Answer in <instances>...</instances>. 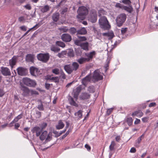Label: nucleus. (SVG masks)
I'll return each mask as SVG.
<instances>
[{
	"label": "nucleus",
	"instance_id": "nucleus-1",
	"mask_svg": "<svg viewBox=\"0 0 158 158\" xmlns=\"http://www.w3.org/2000/svg\"><path fill=\"white\" fill-rule=\"evenodd\" d=\"M88 12L87 9L85 6H81L77 10L78 15L77 18L78 20H83L85 18V16L86 15Z\"/></svg>",
	"mask_w": 158,
	"mask_h": 158
},
{
	"label": "nucleus",
	"instance_id": "nucleus-2",
	"mask_svg": "<svg viewBox=\"0 0 158 158\" xmlns=\"http://www.w3.org/2000/svg\"><path fill=\"white\" fill-rule=\"evenodd\" d=\"M52 133L51 132L48 134L47 131H44L40 135V139L41 140L43 141L45 139L44 143H46L51 141L52 139Z\"/></svg>",
	"mask_w": 158,
	"mask_h": 158
},
{
	"label": "nucleus",
	"instance_id": "nucleus-3",
	"mask_svg": "<svg viewBox=\"0 0 158 158\" xmlns=\"http://www.w3.org/2000/svg\"><path fill=\"white\" fill-rule=\"evenodd\" d=\"M99 23L101 27L105 29H108L110 27L106 18L105 16L101 17L99 19Z\"/></svg>",
	"mask_w": 158,
	"mask_h": 158
},
{
	"label": "nucleus",
	"instance_id": "nucleus-4",
	"mask_svg": "<svg viewBox=\"0 0 158 158\" xmlns=\"http://www.w3.org/2000/svg\"><path fill=\"white\" fill-rule=\"evenodd\" d=\"M126 15L124 14H121L118 15L116 19V24L119 27L122 25L126 20Z\"/></svg>",
	"mask_w": 158,
	"mask_h": 158
},
{
	"label": "nucleus",
	"instance_id": "nucleus-5",
	"mask_svg": "<svg viewBox=\"0 0 158 158\" xmlns=\"http://www.w3.org/2000/svg\"><path fill=\"white\" fill-rule=\"evenodd\" d=\"M103 76L100 71L99 70H95L92 77V81L94 82L102 79Z\"/></svg>",
	"mask_w": 158,
	"mask_h": 158
},
{
	"label": "nucleus",
	"instance_id": "nucleus-6",
	"mask_svg": "<svg viewBox=\"0 0 158 158\" xmlns=\"http://www.w3.org/2000/svg\"><path fill=\"white\" fill-rule=\"evenodd\" d=\"M23 83L31 87H35L36 85L35 81L27 77L23 79Z\"/></svg>",
	"mask_w": 158,
	"mask_h": 158
},
{
	"label": "nucleus",
	"instance_id": "nucleus-7",
	"mask_svg": "<svg viewBox=\"0 0 158 158\" xmlns=\"http://www.w3.org/2000/svg\"><path fill=\"white\" fill-rule=\"evenodd\" d=\"M37 57L38 60L44 62H46L48 60L49 56L48 53H40L37 55Z\"/></svg>",
	"mask_w": 158,
	"mask_h": 158
},
{
	"label": "nucleus",
	"instance_id": "nucleus-8",
	"mask_svg": "<svg viewBox=\"0 0 158 158\" xmlns=\"http://www.w3.org/2000/svg\"><path fill=\"white\" fill-rule=\"evenodd\" d=\"M17 70L18 74L20 76H25L27 74V70L23 67H19L17 69Z\"/></svg>",
	"mask_w": 158,
	"mask_h": 158
},
{
	"label": "nucleus",
	"instance_id": "nucleus-9",
	"mask_svg": "<svg viewBox=\"0 0 158 158\" xmlns=\"http://www.w3.org/2000/svg\"><path fill=\"white\" fill-rule=\"evenodd\" d=\"M88 20L92 23H95L97 20V14L96 11H94L88 19Z\"/></svg>",
	"mask_w": 158,
	"mask_h": 158
},
{
	"label": "nucleus",
	"instance_id": "nucleus-10",
	"mask_svg": "<svg viewBox=\"0 0 158 158\" xmlns=\"http://www.w3.org/2000/svg\"><path fill=\"white\" fill-rule=\"evenodd\" d=\"M31 131L33 133H36V136H38L40 135L42 130L40 127H35L33 128Z\"/></svg>",
	"mask_w": 158,
	"mask_h": 158
},
{
	"label": "nucleus",
	"instance_id": "nucleus-11",
	"mask_svg": "<svg viewBox=\"0 0 158 158\" xmlns=\"http://www.w3.org/2000/svg\"><path fill=\"white\" fill-rule=\"evenodd\" d=\"M61 37L62 40L66 42H69L71 40V36L67 34H62Z\"/></svg>",
	"mask_w": 158,
	"mask_h": 158
},
{
	"label": "nucleus",
	"instance_id": "nucleus-12",
	"mask_svg": "<svg viewBox=\"0 0 158 158\" xmlns=\"http://www.w3.org/2000/svg\"><path fill=\"white\" fill-rule=\"evenodd\" d=\"M1 72L2 74L5 76L10 75V72L9 69L7 67H2Z\"/></svg>",
	"mask_w": 158,
	"mask_h": 158
},
{
	"label": "nucleus",
	"instance_id": "nucleus-13",
	"mask_svg": "<svg viewBox=\"0 0 158 158\" xmlns=\"http://www.w3.org/2000/svg\"><path fill=\"white\" fill-rule=\"evenodd\" d=\"M30 72L31 74L33 76L38 75L39 73V71L37 68L34 67H31L30 68Z\"/></svg>",
	"mask_w": 158,
	"mask_h": 158
},
{
	"label": "nucleus",
	"instance_id": "nucleus-14",
	"mask_svg": "<svg viewBox=\"0 0 158 158\" xmlns=\"http://www.w3.org/2000/svg\"><path fill=\"white\" fill-rule=\"evenodd\" d=\"M81 90V88L80 86L77 87L76 89L74 90L73 92V95L74 98L77 100L79 95V93Z\"/></svg>",
	"mask_w": 158,
	"mask_h": 158
},
{
	"label": "nucleus",
	"instance_id": "nucleus-15",
	"mask_svg": "<svg viewBox=\"0 0 158 158\" xmlns=\"http://www.w3.org/2000/svg\"><path fill=\"white\" fill-rule=\"evenodd\" d=\"M95 54V52L94 51H93L89 53H86L85 54V55L87 57V58H86L88 60V61H89L93 58Z\"/></svg>",
	"mask_w": 158,
	"mask_h": 158
},
{
	"label": "nucleus",
	"instance_id": "nucleus-16",
	"mask_svg": "<svg viewBox=\"0 0 158 158\" xmlns=\"http://www.w3.org/2000/svg\"><path fill=\"white\" fill-rule=\"evenodd\" d=\"M21 90L23 91V94L25 96H28L30 94V90L26 87H22Z\"/></svg>",
	"mask_w": 158,
	"mask_h": 158
},
{
	"label": "nucleus",
	"instance_id": "nucleus-17",
	"mask_svg": "<svg viewBox=\"0 0 158 158\" xmlns=\"http://www.w3.org/2000/svg\"><path fill=\"white\" fill-rule=\"evenodd\" d=\"M64 69L69 74H70L73 71L72 66L69 64H67L64 66Z\"/></svg>",
	"mask_w": 158,
	"mask_h": 158
},
{
	"label": "nucleus",
	"instance_id": "nucleus-18",
	"mask_svg": "<svg viewBox=\"0 0 158 158\" xmlns=\"http://www.w3.org/2000/svg\"><path fill=\"white\" fill-rule=\"evenodd\" d=\"M92 79V78H91L89 75L86 76L85 77L82 79V82L83 84L85 85L87 83L89 82Z\"/></svg>",
	"mask_w": 158,
	"mask_h": 158
},
{
	"label": "nucleus",
	"instance_id": "nucleus-19",
	"mask_svg": "<svg viewBox=\"0 0 158 158\" xmlns=\"http://www.w3.org/2000/svg\"><path fill=\"white\" fill-rule=\"evenodd\" d=\"M143 115V113L140 110L135 111L132 114V115L133 116H136L139 118L141 117Z\"/></svg>",
	"mask_w": 158,
	"mask_h": 158
},
{
	"label": "nucleus",
	"instance_id": "nucleus-20",
	"mask_svg": "<svg viewBox=\"0 0 158 158\" xmlns=\"http://www.w3.org/2000/svg\"><path fill=\"white\" fill-rule=\"evenodd\" d=\"M16 62V58L15 56L13 57L10 60L9 64L11 68H13V66L15 64Z\"/></svg>",
	"mask_w": 158,
	"mask_h": 158
},
{
	"label": "nucleus",
	"instance_id": "nucleus-21",
	"mask_svg": "<svg viewBox=\"0 0 158 158\" xmlns=\"http://www.w3.org/2000/svg\"><path fill=\"white\" fill-rule=\"evenodd\" d=\"M123 7V9L126 10L129 13H131L133 10V8L131 5H129V6H124Z\"/></svg>",
	"mask_w": 158,
	"mask_h": 158
},
{
	"label": "nucleus",
	"instance_id": "nucleus-22",
	"mask_svg": "<svg viewBox=\"0 0 158 158\" xmlns=\"http://www.w3.org/2000/svg\"><path fill=\"white\" fill-rule=\"evenodd\" d=\"M64 126V124L61 120L58 122V124L56 125V128L57 129L60 130L62 129Z\"/></svg>",
	"mask_w": 158,
	"mask_h": 158
},
{
	"label": "nucleus",
	"instance_id": "nucleus-23",
	"mask_svg": "<svg viewBox=\"0 0 158 158\" xmlns=\"http://www.w3.org/2000/svg\"><path fill=\"white\" fill-rule=\"evenodd\" d=\"M34 55L31 54H27L26 57V60L28 62H33L34 60Z\"/></svg>",
	"mask_w": 158,
	"mask_h": 158
},
{
	"label": "nucleus",
	"instance_id": "nucleus-24",
	"mask_svg": "<svg viewBox=\"0 0 158 158\" xmlns=\"http://www.w3.org/2000/svg\"><path fill=\"white\" fill-rule=\"evenodd\" d=\"M69 102L70 104L73 106L76 107H78V104L74 101L73 98L71 97H70L69 98Z\"/></svg>",
	"mask_w": 158,
	"mask_h": 158
},
{
	"label": "nucleus",
	"instance_id": "nucleus-25",
	"mask_svg": "<svg viewBox=\"0 0 158 158\" xmlns=\"http://www.w3.org/2000/svg\"><path fill=\"white\" fill-rule=\"evenodd\" d=\"M87 31L84 27H83L80 30L77 31V34L81 35H85L87 33Z\"/></svg>",
	"mask_w": 158,
	"mask_h": 158
},
{
	"label": "nucleus",
	"instance_id": "nucleus-26",
	"mask_svg": "<svg viewBox=\"0 0 158 158\" xmlns=\"http://www.w3.org/2000/svg\"><path fill=\"white\" fill-rule=\"evenodd\" d=\"M80 46L84 50H88V42L82 43Z\"/></svg>",
	"mask_w": 158,
	"mask_h": 158
},
{
	"label": "nucleus",
	"instance_id": "nucleus-27",
	"mask_svg": "<svg viewBox=\"0 0 158 158\" xmlns=\"http://www.w3.org/2000/svg\"><path fill=\"white\" fill-rule=\"evenodd\" d=\"M89 97V95L87 93H83L80 96V98L81 99H87Z\"/></svg>",
	"mask_w": 158,
	"mask_h": 158
},
{
	"label": "nucleus",
	"instance_id": "nucleus-28",
	"mask_svg": "<svg viewBox=\"0 0 158 158\" xmlns=\"http://www.w3.org/2000/svg\"><path fill=\"white\" fill-rule=\"evenodd\" d=\"M88 60L86 58L81 57L78 59L77 61L80 64H82L86 61H88Z\"/></svg>",
	"mask_w": 158,
	"mask_h": 158
},
{
	"label": "nucleus",
	"instance_id": "nucleus-29",
	"mask_svg": "<svg viewBox=\"0 0 158 158\" xmlns=\"http://www.w3.org/2000/svg\"><path fill=\"white\" fill-rule=\"evenodd\" d=\"M59 18V14L57 13H55L53 15L52 19L54 21L56 22Z\"/></svg>",
	"mask_w": 158,
	"mask_h": 158
},
{
	"label": "nucleus",
	"instance_id": "nucleus-30",
	"mask_svg": "<svg viewBox=\"0 0 158 158\" xmlns=\"http://www.w3.org/2000/svg\"><path fill=\"white\" fill-rule=\"evenodd\" d=\"M23 114H20L18 115L17 117H15V118L14 119L13 121L10 124H12L14 122H16L18 121L22 118Z\"/></svg>",
	"mask_w": 158,
	"mask_h": 158
},
{
	"label": "nucleus",
	"instance_id": "nucleus-31",
	"mask_svg": "<svg viewBox=\"0 0 158 158\" xmlns=\"http://www.w3.org/2000/svg\"><path fill=\"white\" fill-rule=\"evenodd\" d=\"M72 66L73 70H76L79 67V65L77 63L74 62L73 63Z\"/></svg>",
	"mask_w": 158,
	"mask_h": 158
},
{
	"label": "nucleus",
	"instance_id": "nucleus-32",
	"mask_svg": "<svg viewBox=\"0 0 158 158\" xmlns=\"http://www.w3.org/2000/svg\"><path fill=\"white\" fill-rule=\"evenodd\" d=\"M126 121L129 126H131L132 123L133 119L131 117H128L127 118Z\"/></svg>",
	"mask_w": 158,
	"mask_h": 158
},
{
	"label": "nucleus",
	"instance_id": "nucleus-33",
	"mask_svg": "<svg viewBox=\"0 0 158 158\" xmlns=\"http://www.w3.org/2000/svg\"><path fill=\"white\" fill-rule=\"evenodd\" d=\"M51 49L52 51L55 52H57L60 51V49L54 46H52L51 47Z\"/></svg>",
	"mask_w": 158,
	"mask_h": 158
},
{
	"label": "nucleus",
	"instance_id": "nucleus-34",
	"mask_svg": "<svg viewBox=\"0 0 158 158\" xmlns=\"http://www.w3.org/2000/svg\"><path fill=\"white\" fill-rule=\"evenodd\" d=\"M115 145V143L114 141H112L111 144L109 146V149L110 151H112L114 150V147Z\"/></svg>",
	"mask_w": 158,
	"mask_h": 158
},
{
	"label": "nucleus",
	"instance_id": "nucleus-35",
	"mask_svg": "<svg viewBox=\"0 0 158 158\" xmlns=\"http://www.w3.org/2000/svg\"><path fill=\"white\" fill-rule=\"evenodd\" d=\"M56 44L57 45L62 48H64L65 46V44L62 42L57 41L56 43Z\"/></svg>",
	"mask_w": 158,
	"mask_h": 158
},
{
	"label": "nucleus",
	"instance_id": "nucleus-36",
	"mask_svg": "<svg viewBox=\"0 0 158 158\" xmlns=\"http://www.w3.org/2000/svg\"><path fill=\"white\" fill-rule=\"evenodd\" d=\"M82 111L81 110H79L77 112L75 113V115L76 116H77L79 118H81L82 116Z\"/></svg>",
	"mask_w": 158,
	"mask_h": 158
},
{
	"label": "nucleus",
	"instance_id": "nucleus-37",
	"mask_svg": "<svg viewBox=\"0 0 158 158\" xmlns=\"http://www.w3.org/2000/svg\"><path fill=\"white\" fill-rule=\"evenodd\" d=\"M49 10V7L48 6H46L43 7L41 9V11L43 12H45Z\"/></svg>",
	"mask_w": 158,
	"mask_h": 158
},
{
	"label": "nucleus",
	"instance_id": "nucleus-38",
	"mask_svg": "<svg viewBox=\"0 0 158 158\" xmlns=\"http://www.w3.org/2000/svg\"><path fill=\"white\" fill-rule=\"evenodd\" d=\"M66 54V52H65L63 51L60 53H59L57 55L59 57L62 58Z\"/></svg>",
	"mask_w": 158,
	"mask_h": 158
},
{
	"label": "nucleus",
	"instance_id": "nucleus-39",
	"mask_svg": "<svg viewBox=\"0 0 158 158\" xmlns=\"http://www.w3.org/2000/svg\"><path fill=\"white\" fill-rule=\"evenodd\" d=\"M59 29L63 32H66L68 30V28L66 27H60L59 28Z\"/></svg>",
	"mask_w": 158,
	"mask_h": 158
},
{
	"label": "nucleus",
	"instance_id": "nucleus-40",
	"mask_svg": "<svg viewBox=\"0 0 158 158\" xmlns=\"http://www.w3.org/2000/svg\"><path fill=\"white\" fill-rule=\"evenodd\" d=\"M122 2L125 4L130 5L131 2L130 0H123Z\"/></svg>",
	"mask_w": 158,
	"mask_h": 158
},
{
	"label": "nucleus",
	"instance_id": "nucleus-41",
	"mask_svg": "<svg viewBox=\"0 0 158 158\" xmlns=\"http://www.w3.org/2000/svg\"><path fill=\"white\" fill-rule=\"evenodd\" d=\"M70 33L71 34H74L76 32V30L74 27H72L69 29Z\"/></svg>",
	"mask_w": 158,
	"mask_h": 158
},
{
	"label": "nucleus",
	"instance_id": "nucleus-42",
	"mask_svg": "<svg viewBox=\"0 0 158 158\" xmlns=\"http://www.w3.org/2000/svg\"><path fill=\"white\" fill-rule=\"evenodd\" d=\"M88 90L90 93H93L94 91V87L93 86H90L88 87Z\"/></svg>",
	"mask_w": 158,
	"mask_h": 158
},
{
	"label": "nucleus",
	"instance_id": "nucleus-43",
	"mask_svg": "<svg viewBox=\"0 0 158 158\" xmlns=\"http://www.w3.org/2000/svg\"><path fill=\"white\" fill-rule=\"evenodd\" d=\"M144 136V134H143L137 139V142L138 143H139L140 142L142 139L143 138Z\"/></svg>",
	"mask_w": 158,
	"mask_h": 158
},
{
	"label": "nucleus",
	"instance_id": "nucleus-44",
	"mask_svg": "<svg viewBox=\"0 0 158 158\" xmlns=\"http://www.w3.org/2000/svg\"><path fill=\"white\" fill-rule=\"evenodd\" d=\"M39 27V26L38 24H36V25H35V26H34L33 27L29 29V30H28L27 31L28 32V33L31 30L33 29L34 30H35L37 28H38Z\"/></svg>",
	"mask_w": 158,
	"mask_h": 158
},
{
	"label": "nucleus",
	"instance_id": "nucleus-45",
	"mask_svg": "<svg viewBox=\"0 0 158 158\" xmlns=\"http://www.w3.org/2000/svg\"><path fill=\"white\" fill-rule=\"evenodd\" d=\"M52 72L53 73L57 75L59 73V70L58 69H52Z\"/></svg>",
	"mask_w": 158,
	"mask_h": 158
},
{
	"label": "nucleus",
	"instance_id": "nucleus-46",
	"mask_svg": "<svg viewBox=\"0 0 158 158\" xmlns=\"http://www.w3.org/2000/svg\"><path fill=\"white\" fill-rule=\"evenodd\" d=\"M82 42L80 40H75V41H74V43L75 44L77 45H78V46H81V44L82 43Z\"/></svg>",
	"mask_w": 158,
	"mask_h": 158
},
{
	"label": "nucleus",
	"instance_id": "nucleus-47",
	"mask_svg": "<svg viewBox=\"0 0 158 158\" xmlns=\"http://www.w3.org/2000/svg\"><path fill=\"white\" fill-rule=\"evenodd\" d=\"M107 36L109 37V38L112 39L114 36V34L113 32H108V33Z\"/></svg>",
	"mask_w": 158,
	"mask_h": 158
},
{
	"label": "nucleus",
	"instance_id": "nucleus-48",
	"mask_svg": "<svg viewBox=\"0 0 158 158\" xmlns=\"http://www.w3.org/2000/svg\"><path fill=\"white\" fill-rule=\"evenodd\" d=\"M98 13V16H101L102 15L104 14L105 13V12L103 10H99Z\"/></svg>",
	"mask_w": 158,
	"mask_h": 158
},
{
	"label": "nucleus",
	"instance_id": "nucleus-49",
	"mask_svg": "<svg viewBox=\"0 0 158 158\" xmlns=\"http://www.w3.org/2000/svg\"><path fill=\"white\" fill-rule=\"evenodd\" d=\"M149 119L148 117H145L143 118L142 119V121L143 123H147L148 122V120Z\"/></svg>",
	"mask_w": 158,
	"mask_h": 158
},
{
	"label": "nucleus",
	"instance_id": "nucleus-50",
	"mask_svg": "<svg viewBox=\"0 0 158 158\" xmlns=\"http://www.w3.org/2000/svg\"><path fill=\"white\" fill-rule=\"evenodd\" d=\"M127 30V28H122L121 30V33L122 34H124Z\"/></svg>",
	"mask_w": 158,
	"mask_h": 158
},
{
	"label": "nucleus",
	"instance_id": "nucleus-51",
	"mask_svg": "<svg viewBox=\"0 0 158 158\" xmlns=\"http://www.w3.org/2000/svg\"><path fill=\"white\" fill-rule=\"evenodd\" d=\"M40 105H38V108L40 110H43V107L42 102H40Z\"/></svg>",
	"mask_w": 158,
	"mask_h": 158
},
{
	"label": "nucleus",
	"instance_id": "nucleus-52",
	"mask_svg": "<svg viewBox=\"0 0 158 158\" xmlns=\"http://www.w3.org/2000/svg\"><path fill=\"white\" fill-rule=\"evenodd\" d=\"M113 110V108H111L107 110V114L109 115L110 114L112 111Z\"/></svg>",
	"mask_w": 158,
	"mask_h": 158
},
{
	"label": "nucleus",
	"instance_id": "nucleus-53",
	"mask_svg": "<svg viewBox=\"0 0 158 158\" xmlns=\"http://www.w3.org/2000/svg\"><path fill=\"white\" fill-rule=\"evenodd\" d=\"M30 94H31V95L38 94V93L37 92L35 91L31 90L30 91Z\"/></svg>",
	"mask_w": 158,
	"mask_h": 158
},
{
	"label": "nucleus",
	"instance_id": "nucleus-54",
	"mask_svg": "<svg viewBox=\"0 0 158 158\" xmlns=\"http://www.w3.org/2000/svg\"><path fill=\"white\" fill-rule=\"evenodd\" d=\"M47 126V124L46 123H43L42 124L41 126V129L42 130V129L45 128Z\"/></svg>",
	"mask_w": 158,
	"mask_h": 158
},
{
	"label": "nucleus",
	"instance_id": "nucleus-55",
	"mask_svg": "<svg viewBox=\"0 0 158 158\" xmlns=\"http://www.w3.org/2000/svg\"><path fill=\"white\" fill-rule=\"evenodd\" d=\"M68 55L70 57H72L73 56L74 54L73 51L70 50V51L68 52Z\"/></svg>",
	"mask_w": 158,
	"mask_h": 158
},
{
	"label": "nucleus",
	"instance_id": "nucleus-56",
	"mask_svg": "<svg viewBox=\"0 0 158 158\" xmlns=\"http://www.w3.org/2000/svg\"><path fill=\"white\" fill-rule=\"evenodd\" d=\"M136 149L134 147L132 148L130 151V152L131 153H135L136 152Z\"/></svg>",
	"mask_w": 158,
	"mask_h": 158
},
{
	"label": "nucleus",
	"instance_id": "nucleus-57",
	"mask_svg": "<svg viewBox=\"0 0 158 158\" xmlns=\"http://www.w3.org/2000/svg\"><path fill=\"white\" fill-rule=\"evenodd\" d=\"M18 20L20 22H22L25 21V19L24 17L21 16L19 18Z\"/></svg>",
	"mask_w": 158,
	"mask_h": 158
},
{
	"label": "nucleus",
	"instance_id": "nucleus-58",
	"mask_svg": "<svg viewBox=\"0 0 158 158\" xmlns=\"http://www.w3.org/2000/svg\"><path fill=\"white\" fill-rule=\"evenodd\" d=\"M124 6V5H123L120 3H117L116 5V6L117 7H119L122 9H123V6Z\"/></svg>",
	"mask_w": 158,
	"mask_h": 158
},
{
	"label": "nucleus",
	"instance_id": "nucleus-59",
	"mask_svg": "<svg viewBox=\"0 0 158 158\" xmlns=\"http://www.w3.org/2000/svg\"><path fill=\"white\" fill-rule=\"evenodd\" d=\"M20 29L23 31H26L27 30V27L24 26H23L20 27Z\"/></svg>",
	"mask_w": 158,
	"mask_h": 158
},
{
	"label": "nucleus",
	"instance_id": "nucleus-60",
	"mask_svg": "<svg viewBox=\"0 0 158 158\" xmlns=\"http://www.w3.org/2000/svg\"><path fill=\"white\" fill-rule=\"evenodd\" d=\"M24 7L28 10H30L31 8V6L29 4H27Z\"/></svg>",
	"mask_w": 158,
	"mask_h": 158
},
{
	"label": "nucleus",
	"instance_id": "nucleus-61",
	"mask_svg": "<svg viewBox=\"0 0 158 158\" xmlns=\"http://www.w3.org/2000/svg\"><path fill=\"white\" fill-rule=\"evenodd\" d=\"M140 119H138V118H136L135 119V121L134 122V123L135 124H137L140 123Z\"/></svg>",
	"mask_w": 158,
	"mask_h": 158
},
{
	"label": "nucleus",
	"instance_id": "nucleus-62",
	"mask_svg": "<svg viewBox=\"0 0 158 158\" xmlns=\"http://www.w3.org/2000/svg\"><path fill=\"white\" fill-rule=\"evenodd\" d=\"M156 105V103L155 102H152L150 103L149 105V107H153L155 106Z\"/></svg>",
	"mask_w": 158,
	"mask_h": 158
},
{
	"label": "nucleus",
	"instance_id": "nucleus-63",
	"mask_svg": "<svg viewBox=\"0 0 158 158\" xmlns=\"http://www.w3.org/2000/svg\"><path fill=\"white\" fill-rule=\"evenodd\" d=\"M85 147L87 149V150L88 151H90L91 148L90 146L86 144L85 145Z\"/></svg>",
	"mask_w": 158,
	"mask_h": 158
},
{
	"label": "nucleus",
	"instance_id": "nucleus-64",
	"mask_svg": "<svg viewBox=\"0 0 158 158\" xmlns=\"http://www.w3.org/2000/svg\"><path fill=\"white\" fill-rule=\"evenodd\" d=\"M68 9L67 8H64L61 11V13L63 14L65 12H67Z\"/></svg>",
	"mask_w": 158,
	"mask_h": 158
}]
</instances>
